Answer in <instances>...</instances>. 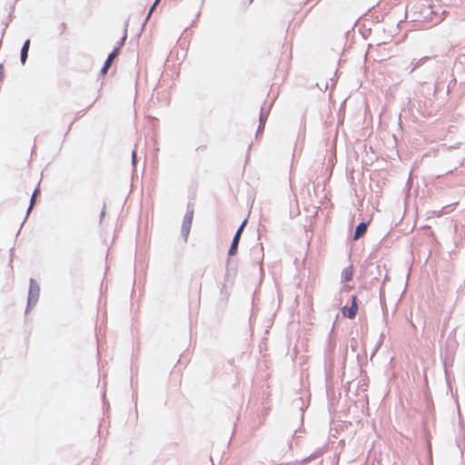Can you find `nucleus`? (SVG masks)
I'll return each mask as SVG.
<instances>
[{"label":"nucleus","mask_w":465,"mask_h":465,"mask_svg":"<svg viewBox=\"0 0 465 465\" xmlns=\"http://www.w3.org/2000/svg\"><path fill=\"white\" fill-rule=\"evenodd\" d=\"M341 312H342V315L346 318H349V319L355 318V316L358 312L357 297L355 295L352 296L351 307L348 308L345 306L341 309Z\"/></svg>","instance_id":"nucleus-2"},{"label":"nucleus","mask_w":465,"mask_h":465,"mask_svg":"<svg viewBox=\"0 0 465 465\" xmlns=\"http://www.w3.org/2000/svg\"><path fill=\"white\" fill-rule=\"evenodd\" d=\"M104 213H105V211H104V208L103 211H102V216H104Z\"/></svg>","instance_id":"nucleus-13"},{"label":"nucleus","mask_w":465,"mask_h":465,"mask_svg":"<svg viewBox=\"0 0 465 465\" xmlns=\"http://www.w3.org/2000/svg\"><path fill=\"white\" fill-rule=\"evenodd\" d=\"M38 193V189L35 190L34 193H33V196L31 198V203H30V207H29V210L33 207L34 203H35V197H36V194Z\"/></svg>","instance_id":"nucleus-10"},{"label":"nucleus","mask_w":465,"mask_h":465,"mask_svg":"<svg viewBox=\"0 0 465 465\" xmlns=\"http://www.w3.org/2000/svg\"><path fill=\"white\" fill-rule=\"evenodd\" d=\"M29 46H30V40H26L24 43V45L21 50V62L23 64H25V61L27 59Z\"/></svg>","instance_id":"nucleus-4"},{"label":"nucleus","mask_w":465,"mask_h":465,"mask_svg":"<svg viewBox=\"0 0 465 465\" xmlns=\"http://www.w3.org/2000/svg\"><path fill=\"white\" fill-rule=\"evenodd\" d=\"M193 216V212L186 213V215L184 216V223L187 224L188 228L191 226Z\"/></svg>","instance_id":"nucleus-8"},{"label":"nucleus","mask_w":465,"mask_h":465,"mask_svg":"<svg viewBox=\"0 0 465 465\" xmlns=\"http://www.w3.org/2000/svg\"><path fill=\"white\" fill-rule=\"evenodd\" d=\"M3 77H4V72H3L2 65H0V79H2Z\"/></svg>","instance_id":"nucleus-12"},{"label":"nucleus","mask_w":465,"mask_h":465,"mask_svg":"<svg viewBox=\"0 0 465 465\" xmlns=\"http://www.w3.org/2000/svg\"><path fill=\"white\" fill-rule=\"evenodd\" d=\"M65 29H66V25L64 23H61L58 25L57 31L59 34L64 33Z\"/></svg>","instance_id":"nucleus-9"},{"label":"nucleus","mask_w":465,"mask_h":465,"mask_svg":"<svg viewBox=\"0 0 465 465\" xmlns=\"http://www.w3.org/2000/svg\"><path fill=\"white\" fill-rule=\"evenodd\" d=\"M160 0H155L154 4L153 5V6L151 7L150 9V12H149V15H151V13L153 12V10L154 9V7L156 6V5L159 3Z\"/></svg>","instance_id":"nucleus-11"},{"label":"nucleus","mask_w":465,"mask_h":465,"mask_svg":"<svg viewBox=\"0 0 465 465\" xmlns=\"http://www.w3.org/2000/svg\"><path fill=\"white\" fill-rule=\"evenodd\" d=\"M367 231V224L365 223H361L357 225L354 234V240L361 237Z\"/></svg>","instance_id":"nucleus-3"},{"label":"nucleus","mask_w":465,"mask_h":465,"mask_svg":"<svg viewBox=\"0 0 465 465\" xmlns=\"http://www.w3.org/2000/svg\"><path fill=\"white\" fill-rule=\"evenodd\" d=\"M124 40H125V36L122 38V40H121V44H120V46H119V47H116V48H115V49H114V51H113V52L108 55L107 59H106V61H105V63H104V67H103V68H102V70H101V74H102L103 75H104V74L107 73V71H108V69L111 67V65H112V64H113L114 60L118 56V54H119V50H120L121 46L124 45Z\"/></svg>","instance_id":"nucleus-1"},{"label":"nucleus","mask_w":465,"mask_h":465,"mask_svg":"<svg viewBox=\"0 0 465 465\" xmlns=\"http://www.w3.org/2000/svg\"><path fill=\"white\" fill-rule=\"evenodd\" d=\"M238 243L237 242H232V244H231V247H230V250H229V252L228 254L230 256H233L234 254H236L237 252V249H238Z\"/></svg>","instance_id":"nucleus-6"},{"label":"nucleus","mask_w":465,"mask_h":465,"mask_svg":"<svg viewBox=\"0 0 465 465\" xmlns=\"http://www.w3.org/2000/svg\"><path fill=\"white\" fill-rule=\"evenodd\" d=\"M246 223H247V221H246V220H244V221L242 223L241 226L238 228V230H237V232H236V233H235V235H234V237H233V239H232V241H233V242H239L240 238H241V235H242V231H243V228H244V226H245Z\"/></svg>","instance_id":"nucleus-5"},{"label":"nucleus","mask_w":465,"mask_h":465,"mask_svg":"<svg viewBox=\"0 0 465 465\" xmlns=\"http://www.w3.org/2000/svg\"><path fill=\"white\" fill-rule=\"evenodd\" d=\"M343 279L344 281L348 282L351 281L352 278V271L351 269H346L343 273Z\"/></svg>","instance_id":"nucleus-7"}]
</instances>
